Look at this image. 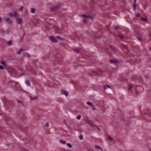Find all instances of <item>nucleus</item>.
<instances>
[{
	"instance_id": "37998d69",
	"label": "nucleus",
	"mask_w": 151,
	"mask_h": 151,
	"mask_svg": "<svg viewBox=\"0 0 151 151\" xmlns=\"http://www.w3.org/2000/svg\"><path fill=\"white\" fill-rule=\"evenodd\" d=\"M45 126L46 127H48V123H46L45 124Z\"/></svg>"
},
{
	"instance_id": "a211bd4d",
	"label": "nucleus",
	"mask_w": 151,
	"mask_h": 151,
	"mask_svg": "<svg viewBox=\"0 0 151 151\" xmlns=\"http://www.w3.org/2000/svg\"><path fill=\"white\" fill-rule=\"evenodd\" d=\"M87 104L90 106H93V105L92 103L89 101L87 102Z\"/></svg>"
},
{
	"instance_id": "2f4dec72",
	"label": "nucleus",
	"mask_w": 151,
	"mask_h": 151,
	"mask_svg": "<svg viewBox=\"0 0 151 151\" xmlns=\"http://www.w3.org/2000/svg\"><path fill=\"white\" fill-rule=\"evenodd\" d=\"M13 14H14V17H15V16H17V12H13Z\"/></svg>"
},
{
	"instance_id": "9d476101",
	"label": "nucleus",
	"mask_w": 151,
	"mask_h": 151,
	"mask_svg": "<svg viewBox=\"0 0 151 151\" xmlns=\"http://www.w3.org/2000/svg\"><path fill=\"white\" fill-rule=\"evenodd\" d=\"M16 101H17L18 103L21 104L20 106H24L23 103L20 100H19L17 99L16 100Z\"/></svg>"
},
{
	"instance_id": "6e6552de",
	"label": "nucleus",
	"mask_w": 151,
	"mask_h": 151,
	"mask_svg": "<svg viewBox=\"0 0 151 151\" xmlns=\"http://www.w3.org/2000/svg\"><path fill=\"white\" fill-rule=\"evenodd\" d=\"M2 100L5 103H7V102H9V103H10L8 101L7 99L5 97L3 98L2 99Z\"/></svg>"
},
{
	"instance_id": "f3484780",
	"label": "nucleus",
	"mask_w": 151,
	"mask_h": 151,
	"mask_svg": "<svg viewBox=\"0 0 151 151\" xmlns=\"http://www.w3.org/2000/svg\"><path fill=\"white\" fill-rule=\"evenodd\" d=\"M111 87V86H109L108 85H106L105 86H104V89H107L108 88H110Z\"/></svg>"
},
{
	"instance_id": "49530a36",
	"label": "nucleus",
	"mask_w": 151,
	"mask_h": 151,
	"mask_svg": "<svg viewBox=\"0 0 151 151\" xmlns=\"http://www.w3.org/2000/svg\"><path fill=\"white\" fill-rule=\"evenodd\" d=\"M14 81H12V80H10L9 82V83H12L13 82H14Z\"/></svg>"
},
{
	"instance_id": "a18cd8bd",
	"label": "nucleus",
	"mask_w": 151,
	"mask_h": 151,
	"mask_svg": "<svg viewBox=\"0 0 151 151\" xmlns=\"http://www.w3.org/2000/svg\"><path fill=\"white\" fill-rule=\"evenodd\" d=\"M20 129H21V131H24L23 128H22V127H20Z\"/></svg>"
},
{
	"instance_id": "aec40b11",
	"label": "nucleus",
	"mask_w": 151,
	"mask_h": 151,
	"mask_svg": "<svg viewBox=\"0 0 151 151\" xmlns=\"http://www.w3.org/2000/svg\"><path fill=\"white\" fill-rule=\"evenodd\" d=\"M30 99L31 100H33V99H35L37 98V96L36 97H33L31 96H30Z\"/></svg>"
},
{
	"instance_id": "052dcab7",
	"label": "nucleus",
	"mask_w": 151,
	"mask_h": 151,
	"mask_svg": "<svg viewBox=\"0 0 151 151\" xmlns=\"http://www.w3.org/2000/svg\"><path fill=\"white\" fill-rule=\"evenodd\" d=\"M98 38H100V37Z\"/></svg>"
},
{
	"instance_id": "5fc2aeb1",
	"label": "nucleus",
	"mask_w": 151,
	"mask_h": 151,
	"mask_svg": "<svg viewBox=\"0 0 151 151\" xmlns=\"http://www.w3.org/2000/svg\"><path fill=\"white\" fill-rule=\"evenodd\" d=\"M56 29L57 30H59V29L58 28H57V27H56Z\"/></svg>"
},
{
	"instance_id": "c03bdc74",
	"label": "nucleus",
	"mask_w": 151,
	"mask_h": 151,
	"mask_svg": "<svg viewBox=\"0 0 151 151\" xmlns=\"http://www.w3.org/2000/svg\"><path fill=\"white\" fill-rule=\"evenodd\" d=\"M92 106L93 107V110H95L96 109V108L94 107V106L93 105V106Z\"/></svg>"
},
{
	"instance_id": "cd10ccee",
	"label": "nucleus",
	"mask_w": 151,
	"mask_h": 151,
	"mask_svg": "<svg viewBox=\"0 0 151 151\" xmlns=\"http://www.w3.org/2000/svg\"><path fill=\"white\" fill-rule=\"evenodd\" d=\"M76 52H80V50L79 48H76L75 50Z\"/></svg>"
},
{
	"instance_id": "412c9836",
	"label": "nucleus",
	"mask_w": 151,
	"mask_h": 151,
	"mask_svg": "<svg viewBox=\"0 0 151 151\" xmlns=\"http://www.w3.org/2000/svg\"><path fill=\"white\" fill-rule=\"evenodd\" d=\"M141 20L143 21H147V19L146 18L142 17L140 18Z\"/></svg>"
},
{
	"instance_id": "de8ad7c7",
	"label": "nucleus",
	"mask_w": 151,
	"mask_h": 151,
	"mask_svg": "<svg viewBox=\"0 0 151 151\" xmlns=\"http://www.w3.org/2000/svg\"><path fill=\"white\" fill-rule=\"evenodd\" d=\"M26 69L28 71H31V70L30 69H29L27 67H26Z\"/></svg>"
},
{
	"instance_id": "3c124183",
	"label": "nucleus",
	"mask_w": 151,
	"mask_h": 151,
	"mask_svg": "<svg viewBox=\"0 0 151 151\" xmlns=\"http://www.w3.org/2000/svg\"><path fill=\"white\" fill-rule=\"evenodd\" d=\"M137 88H142L140 86H138L137 87Z\"/></svg>"
},
{
	"instance_id": "7c9ffc66",
	"label": "nucleus",
	"mask_w": 151,
	"mask_h": 151,
	"mask_svg": "<svg viewBox=\"0 0 151 151\" xmlns=\"http://www.w3.org/2000/svg\"><path fill=\"white\" fill-rule=\"evenodd\" d=\"M23 7L22 6H21L20 7V8L19 9V10L21 11L23 9Z\"/></svg>"
},
{
	"instance_id": "f704fd0d",
	"label": "nucleus",
	"mask_w": 151,
	"mask_h": 151,
	"mask_svg": "<svg viewBox=\"0 0 151 151\" xmlns=\"http://www.w3.org/2000/svg\"><path fill=\"white\" fill-rule=\"evenodd\" d=\"M79 138L81 139H83V136L82 135L79 136Z\"/></svg>"
},
{
	"instance_id": "58836bf2",
	"label": "nucleus",
	"mask_w": 151,
	"mask_h": 151,
	"mask_svg": "<svg viewBox=\"0 0 151 151\" xmlns=\"http://www.w3.org/2000/svg\"><path fill=\"white\" fill-rule=\"evenodd\" d=\"M83 22L85 23H86L87 22V20L86 19H84L83 20Z\"/></svg>"
},
{
	"instance_id": "4c0bfd02",
	"label": "nucleus",
	"mask_w": 151,
	"mask_h": 151,
	"mask_svg": "<svg viewBox=\"0 0 151 151\" xmlns=\"http://www.w3.org/2000/svg\"><path fill=\"white\" fill-rule=\"evenodd\" d=\"M9 72L11 74V76H12V71L11 70H9Z\"/></svg>"
},
{
	"instance_id": "bf43d9fd",
	"label": "nucleus",
	"mask_w": 151,
	"mask_h": 151,
	"mask_svg": "<svg viewBox=\"0 0 151 151\" xmlns=\"http://www.w3.org/2000/svg\"><path fill=\"white\" fill-rule=\"evenodd\" d=\"M150 49H151V47H150Z\"/></svg>"
},
{
	"instance_id": "e433bc0d",
	"label": "nucleus",
	"mask_w": 151,
	"mask_h": 151,
	"mask_svg": "<svg viewBox=\"0 0 151 151\" xmlns=\"http://www.w3.org/2000/svg\"><path fill=\"white\" fill-rule=\"evenodd\" d=\"M4 68V67L1 65H0V69L3 70Z\"/></svg>"
},
{
	"instance_id": "c85d7f7f",
	"label": "nucleus",
	"mask_w": 151,
	"mask_h": 151,
	"mask_svg": "<svg viewBox=\"0 0 151 151\" xmlns=\"http://www.w3.org/2000/svg\"><path fill=\"white\" fill-rule=\"evenodd\" d=\"M81 117V116L80 115H78L77 117V119H80Z\"/></svg>"
},
{
	"instance_id": "dca6fc26",
	"label": "nucleus",
	"mask_w": 151,
	"mask_h": 151,
	"mask_svg": "<svg viewBox=\"0 0 151 151\" xmlns=\"http://www.w3.org/2000/svg\"><path fill=\"white\" fill-rule=\"evenodd\" d=\"M24 56L27 57L28 58L29 57V55L27 53H25L23 55Z\"/></svg>"
},
{
	"instance_id": "8fccbe9b",
	"label": "nucleus",
	"mask_w": 151,
	"mask_h": 151,
	"mask_svg": "<svg viewBox=\"0 0 151 151\" xmlns=\"http://www.w3.org/2000/svg\"><path fill=\"white\" fill-rule=\"evenodd\" d=\"M111 49H112L113 50H116L115 49H116V48H114V49L112 46L111 47Z\"/></svg>"
},
{
	"instance_id": "4be33fe9",
	"label": "nucleus",
	"mask_w": 151,
	"mask_h": 151,
	"mask_svg": "<svg viewBox=\"0 0 151 151\" xmlns=\"http://www.w3.org/2000/svg\"><path fill=\"white\" fill-rule=\"evenodd\" d=\"M56 37L59 40H64V39L63 38H61L59 36H56Z\"/></svg>"
},
{
	"instance_id": "2eb2a0df",
	"label": "nucleus",
	"mask_w": 151,
	"mask_h": 151,
	"mask_svg": "<svg viewBox=\"0 0 151 151\" xmlns=\"http://www.w3.org/2000/svg\"><path fill=\"white\" fill-rule=\"evenodd\" d=\"M23 49L22 48H20V50H19L17 52V54H20V53H21V52L23 51Z\"/></svg>"
},
{
	"instance_id": "9b49d317",
	"label": "nucleus",
	"mask_w": 151,
	"mask_h": 151,
	"mask_svg": "<svg viewBox=\"0 0 151 151\" xmlns=\"http://www.w3.org/2000/svg\"><path fill=\"white\" fill-rule=\"evenodd\" d=\"M133 84H131L129 85V88L128 90H132L133 87Z\"/></svg>"
},
{
	"instance_id": "09e8293b",
	"label": "nucleus",
	"mask_w": 151,
	"mask_h": 151,
	"mask_svg": "<svg viewBox=\"0 0 151 151\" xmlns=\"http://www.w3.org/2000/svg\"><path fill=\"white\" fill-rule=\"evenodd\" d=\"M139 14H138H138H137V15H136V16H137V17H139Z\"/></svg>"
},
{
	"instance_id": "1a4fd4ad",
	"label": "nucleus",
	"mask_w": 151,
	"mask_h": 151,
	"mask_svg": "<svg viewBox=\"0 0 151 151\" xmlns=\"http://www.w3.org/2000/svg\"><path fill=\"white\" fill-rule=\"evenodd\" d=\"M145 114L146 115H147V116L149 117H151V111H150V110H148V113H145Z\"/></svg>"
},
{
	"instance_id": "473e14b6",
	"label": "nucleus",
	"mask_w": 151,
	"mask_h": 151,
	"mask_svg": "<svg viewBox=\"0 0 151 151\" xmlns=\"http://www.w3.org/2000/svg\"><path fill=\"white\" fill-rule=\"evenodd\" d=\"M1 63L2 64L4 65L5 66H6V65L5 64V62H4V61H3L2 62H1Z\"/></svg>"
},
{
	"instance_id": "b1692460",
	"label": "nucleus",
	"mask_w": 151,
	"mask_h": 151,
	"mask_svg": "<svg viewBox=\"0 0 151 151\" xmlns=\"http://www.w3.org/2000/svg\"><path fill=\"white\" fill-rule=\"evenodd\" d=\"M118 37L120 39H122L123 38V37L121 35H119Z\"/></svg>"
},
{
	"instance_id": "f03ea898",
	"label": "nucleus",
	"mask_w": 151,
	"mask_h": 151,
	"mask_svg": "<svg viewBox=\"0 0 151 151\" xmlns=\"http://www.w3.org/2000/svg\"><path fill=\"white\" fill-rule=\"evenodd\" d=\"M14 86L16 88V90L18 91H20L21 88H20V85L19 83L16 81H14Z\"/></svg>"
},
{
	"instance_id": "423d86ee",
	"label": "nucleus",
	"mask_w": 151,
	"mask_h": 151,
	"mask_svg": "<svg viewBox=\"0 0 151 151\" xmlns=\"http://www.w3.org/2000/svg\"><path fill=\"white\" fill-rule=\"evenodd\" d=\"M118 62V61L117 60H116V59H112L110 60V62L111 63H114Z\"/></svg>"
},
{
	"instance_id": "0eeeda50",
	"label": "nucleus",
	"mask_w": 151,
	"mask_h": 151,
	"mask_svg": "<svg viewBox=\"0 0 151 151\" xmlns=\"http://www.w3.org/2000/svg\"><path fill=\"white\" fill-rule=\"evenodd\" d=\"M17 22L19 24H21L22 23V19L21 18H17Z\"/></svg>"
},
{
	"instance_id": "79ce46f5",
	"label": "nucleus",
	"mask_w": 151,
	"mask_h": 151,
	"mask_svg": "<svg viewBox=\"0 0 151 151\" xmlns=\"http://www.w3.org/2000/svg\"><path fill=\"white\" fill-rule=\"evenodd\" d=\"M120 28V27L119 26H117V27H115V29H116V30H117L118 29V28Z\"/></svg>"
},
{
	"instance_id": "bb28decb",
	"label": "nucleus",
	"mask_w": 151,
	"mask_h": 151,
	"mask_svg": "<svg viewBox=\"0 0 151 151\" xmlns=\"http://www.w3.org/2000/svg\"><path fill=\"white\" fill-rule=\"evenodd\" d=\"M9 17L11 18L13 16V14L12 13H10L9 14Z\"/></svg>"
},
{
	"instance_id": "13d9d810",
	"label": "nucleus",
	"mask_w": 151,
	"mask_h": 151,
	"mask_svg": "<svg viewBox=\"0 0 151 151\" xmlns=\"http://www.w3.org/2000/svg\"><path fill=\"white\" fill-rule=\"evenodd\" d=\"M55 32H58V31H56Z\"/></svg>"
},
{
	"instance_id": "a19ab883",
	"label": "nucleus",
	"mask_w": 151,
	"mask_h": 151,
	"mask_svg": "<svg viewBox=\"0 0 151 151\" xmlns=\"http://www.w3.org/2000/svg\"><path fill=\"white\" fill-rule=\"evenodd\" d=\"M134 9H136L137 8V5L136 4H134Z\"/></svg>"
},
{
	"instance_id": "39448f33",
	"label": "nucleus",
	"mask_w": 151,
	"mask_h": 151,
	"mask_svg": "<svg viewBox=\"0 0 151 151\" xmlns=\"http://www.w3.org/2000/svg\"><path fill=\"white\" fill-rule=\"evenodd\" d=\"M61 93L62 94L65 95L66 96H68V93L67 91L64 90L62 89L61 90Z\"/></svg>"
},
{
	"instance_id": "864d4df0",
	"label": "nucleus",
	"mask_w": 151,
	"mask_h": 151,
	"mask_svg": "<svg viewBox=\"0 0 151 151\" xmlns=\"http://www.w3.org/2000/svg\"><path fill=\"white\" fill-rule=\"evenodd\" d=\"M136 1V0H134V3H135Z\"/></svg>"
},
{
	"instance_id": "c9c22d12",
	"label": "nucleus",
	"mask_w": 151,
	"mask_h": 151,
	"mask_svg": "<svg viewBox=\"0 0 151 151\" xmlns=\"http://www.w3.org/2000/svg\"><path fill=\"white\" fill-rule=\"evenodd\" d=\"M82 17H87L86 15L85 14H83V15H82Z\"/></svg>"
},
{
	"instance_id": "393cba45",
	"label": "nucleus",
	"mask_w": 151,
	"mask_h": 151,
	"mask_svg": "<svg viewBox=\"0 0 151 151\" xmlns=\"http://www.w3.org/2000/svg\"><path fill=\"white\" fill-rule=\"evenodd\" d=\"M67 146H68L69 147H72V145H71L70 143H68L67 144Z\"/></svg>"
},
{
	"instance_id": "6e6d98bb",
	"label": "nucleus",
	"mask_w": 151,
	"mask_h": 151,
	"mask_svg": "<svg viewBox=\"0 0 151 151\" xmlns=\"http://www.w3.org/2000/svg\"><path fill=\"white\" fill-rule=\"evenodd\" d=\"M98 129L99 130H100V129L99 128H98Z\"/></svg>"
},
{
	"instance_id": "ddd939ff",
	"label": "nucleus",
	"mask_w": 151,
	"mask_h": 151,
	"mask_svg": "<svg viewBox=\"0 0 151 151\" xmlns=\"http://www.w3.org/2000/svg\"><path fill=\"white\" fill-rule=\"evenodd\" d=\"M4 19L6 22L9 23H10L11 22V20L9 18H5Z\"/></svg>"
},
{
	"instance_id": "6ab92c4d",
	"label": "nucleus",
	"mask_w": 151,
	"mask_h": 151,
	"mask_svg": "<svg viewBox=\"0 0 151 151\" xmlns=\"http://www.w3.org/2000/svg\"><path fill=\"white\" fill-rule=\"evenodd\" d=\"M25 83L28 86H30V83L29 80H26V81H25Z\"/></svg>"
},
{
	"instance_id": "603ef678",
	"label": "nucleus",
	"mask_w": 151,
	"mask_h": 151,
	"mask_svg": "<svg viewBox=\"0 0 151 151\" xmlns=\"http://www.w3.org/2000/svg\"><path fill=\"white\" fill-rule=\"evenodd\" d=\"M149 35H150V37H151V33H150Z\"/></svg>"
},
{
	"instance_id": "f8f14e48",
	"label": "nucleus",
	"mask_w": 151,
	"mask_h": 151,
	"mask_svg": "<svg viewBox=\"0 0 151 151\" xmlns=\"http://www.w3.org/2000/svg\"><path fill=\"white\" fill-rule=\"evenodd\" d=\"M6 43L8 45H10L12 44V42L11 40H10L9 41H8L6 42Z\"/></svg>"
},
{
	"instance_id": "f257e3e1",
	"label": "nucleus",
	"mask_w": 151,
	"mask_h": 151,
	"mask_svg": "<svg viewBox=\"0 0 151 151\" xmlns=\"http://www.w3.org/2000/svg\"><path fill=\"white\" fill-rule=\"evenodd\" d=\"M60 6V4H58L56 6H53L51 7L50 8V10L52 12H54L58 9Z\"/></svg>"
},
{
	"instance_id": "4468645a",
	"label": "nucleus",
	"mask_w": 151,
	"mask_h": 151,
	"mask_svg": "<svg viewBox=\"0 0 151 151\" xmlns=\"http://www.w3.org/2000/svg\"><path fill=\"white\" fill-rule=\"evenodd\" d=\"M60 142L63 144H65L66 143V142L65 141H64L62 139H60Z\"/></svg>"
},
{
	"instance_id": "ea45409f",
	"label": "nucleus",
	"mask_w": 151,
	"mask_h": 151,
	"mask_svg": "<svg viewBox=\"0 0 151 151\" xmlns=\"http://www.w3.org/2000/svg\"><path fill=\"white\" fill-rule=\"evenodd\" d=\"M123 46L126 49H127V48H128L127 47L126 45H123Z\"/></svg>"
},
{
	"instance_id": "72a5a7b5",
	"label": "nucleus",
	"mask_w": 151,
	"mask_h": 151,
	"mask_svg": "<svg viewBox=\"0 0 151 151\" xmlns=\"http://www.w3.org/2000/svg\"><path fill=\"white\" fill-rule=\"evenodd\" d=\"M137 39L139 40L140 41H142V38L140 37H138Z\"/></svg>"
},
{
	"instance_id": "c756f323",
	"label": "nucleus",
	"mask_w": 151,
	"mask_h": 151,
	"mask_svg": "<svg viewBox=\"0 0 151 151\" xmlns=\"http://www.w3.org/2000/svg\"><path fill=\"white\" fill-rule=\"evenodd\" d=\"M95 147L98 149H99L100 150H102V148L101 147H99V146H98L97 145H96Z\"/></svg>"
},
{
	"instance_id": "20e7f679",
	"label": "nucleus",
	"mask_w": 151,
	"mask_h": 151,
	"mask_svg": "<svg viewBox=\"0 0 151 151\" xmlns=\"http://www.w3.org/2000/svg\"><path fill=\"white\" fill-rule=\"evenodd\" d=\"M93 72L94 73L96 74L97 75H102V74L100 73H102V71L101 70V69H99V71L98 72L96 71H93Z\"/></svg>"
},
{
	"instance_id": "7ed1b4c3",
	"label": "nucleus",
	"mask_w": 151,
	"mask_h": 151,
	"mask_svg": "<svg viewBox=\"0 0 151 151\" xmlns=\"http://www.w3.org/2000/svg\"><path fill=\"white\" fill-rule=\"evenodd\" d=\"M49 38L52 42H57L56 39L53 36H49Z\"/></svg>"
},
{
	"instance_id": "4d7b16f0",
	"label": "nucleus",
	"mask_w": 151,
	"mask_h": 151,
	"mask_svg": "<svg viewBox=\"0 0 151 151\" xmlns=\"http://www.w3.org/2000/svg\"><path fill=\"white\" fill-rule=\"evenodd\" d=\"M7 145H8L9 146V145H10L9 144H7Z\"/></svg>"
},
{
	"instance_id": "5701e85b",
	"label": "nucleus",
	"mask_w": 151,
	"mask_h": 151,
	"mask_svg": "<svg viewBox=\"0 0 151 151\" xmlns=\"http://www.w3.org/2000/svg\"><path fill=\"white\" fill-rule=\"evenodd\" d=\"M35 8H32L31 9V12L32 13H34L35 12Z\"/></svg>"
},
{
	"instance_id": "a878e982",
	"label": "nucleus",
	"mask_w": 151,
	"mask_h": 151,
	"mask_svg": "<svg viewBox=\"0 0 151 151\" xmlns=\"http://www.w3.org/2000/svg\"><path fill=\"white\" fill-rule=\"evenodd\" d=\"M108 139L110 141H111L113 140V139L110 136H108Z\"/></svg>"
}]
</instances>
